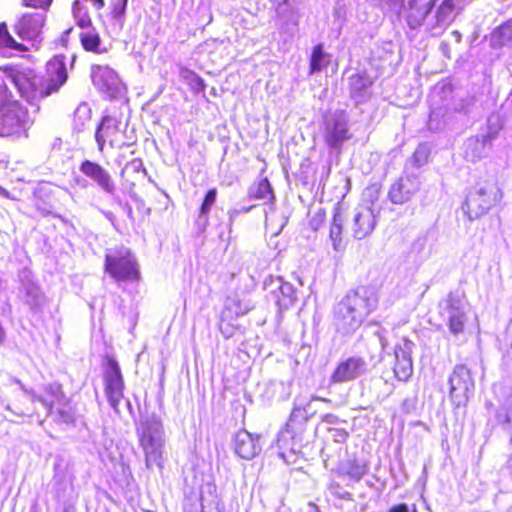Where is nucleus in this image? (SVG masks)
Returning <instances> with one entry per match:
<instances>
[{"mask_svg": "<svg viewBox=\"0 0 512 512\" xmlns=\"http://www.w3.org/2000/svg\"><path fill=\"white\" fill-rule=\"evenodd\" d=\"M6 79L11 80L22 98L34 102L58 92L68 79V71L64 61L54 57L46 64L45 75H39L31 67L17 64L2 65L0 88L9 89Z\"/></svg>", "mask_w": 512, "mask_h": 512, "instance_id": "f257e3e1", "label": "nucleus"}, {"mask_svg": "<svg viewBox=\"0 0 512 512\" xmlns=\"http://www.w3.org/2000/svg\"><path fill=\"white\" fill-rule=\"evenodd\" d=\"M103 269L117 283H139L141 280L137 258L123 244L106 250Z\"/></svg>", "mask_w": 512, "mask_h": 512, "instance_id": "f03ea898", "label": "nucleus"}, {"mask_svg": "<svg viewBox=\"0 0 512 512\" xmlns=\"http://www.w3.org/2000/svg\"><path fill=\"white\" fill-rule=\"evenodd\" d=\"M28 109L10 89L0 88V136L20 137L27 134Z\"/></svg>", "mask_w": 512, "mask_h": 512, "instance_id": "7ed1b4c3", "label": "nucleus"}, {"mask_svg": "<svg viewBox=\"0 0 512 512\" xmlns=\"http://www.w3.org/2000/svg\"><path fill=\"white\" fill-rule=\"evenodd\" d=\"M35 399L47 409L48 415L56 423L72 424L75 422L74 408L60 383L46 384Z\"/></svg>", "mask_w": 512, "mask_h": 512, "instance_id": "20e7f679", "label": "nucleus"}, {"mask_svg": "<svg viewBox=\"0 0 512 512\" xmlns=\"http://www.w3.org/2000/svg\"><path fill=\"white\" fill-rule=\"evenodd\" d=\"M139 445L143 449L147 468L163 466L162 425L159 420L146 419L136 429Z\"/></svg>", "mask_w": 512, "mask_h": 512, "instance_id": "39448f33", "label": "nucleus"}, {"mask_svg": "<svg viewBox=\"0 0 512 512\" xmlns=\"http://www.w3.org/2000/svg\"><path fill=\"white\" fill-rule=\"evenodd\" d=\"M503 198L502 190L497 185L486 182L483 186L471 189L462 204L463 213L471 221L484 216L499 205Z\"/></svg>", "mask_w": 512, "mask_h": 512, "instance_id": "423d86ee", "label": "nucleus"}, {"mask_svg": "<svg viewBox=\"0 0 512 512\" xmlns=\"http://www.w3.org/2000/svg\"><path fill=\"white\" fill-rule=\"evenodd\" d=\"M72 15L76 26L80 29L78 37L82 49L92 54L105 52V49L102 48L100 32L94 26L87 8L79 0H74L72 3Z\"/></svg>", "mask_w": 512, "mask_h": 512, "instance_id": "0eeeda50", "label": "nucleus"}, {"mask_svg": "<svg viewBox=\"0 0 512 512\" xmlns=\"http://www.w3.org/2000/svg\"><path fill=\"white\" fill-rule=\"evenodd\" d=\"M372 310V304L366 292L353 290L340 301L335 313L336 319L343 325H360L364 316Z\"/></svg>", "mask_w": 512, "mask_h": 512, "instance_id": "6e6552de", "label": "nucleus"}, {"mask_svg": "<svg viewBox=\"0 0 512 512\" xmlns=\"http://www.w3.org/2000/svg\"><path fill=\"white\" fill-rule=\"evenodd\" d=\"M104 392L110 406L118 410L124 398L125 382L118 361L109 355L102 358Z\"/></svg>", "mask_w": 512, "mask_h": 512, "instance_id": "1a4fd4ad", "label": "nucleus"}, {"mask_svg": "<svg viewBox=\"0 0 512 512\" xmlns=\"http://www.w3.org/2000/svg\"><path fill=\"white\" fill-rule=\"evenodd\" d=\"M46 23L45 13L26 12L16 19L13 30L20 39L29 42L32 48L39 49L44 40Z\"/></svg>", "mask_w": 512, "mask_h": 512, "instance_id": "9d476101", "label": "nucleus"}, {"mask_svg": "<svg viewBox=\"0 0 512 512\" xmlns=\"http://www.w3.org/2000/svg\"><path fill=\"white\" fill-rule=\"evenodd\" d=\"M420 189V176L405 167L402 174L389 186L387 198L394 205H404L411 201Z\"/></svg>", "mask_w": 512, "mask_h": 512, "instance_id": "9b49d317", "label": "nucleus"}, {"mask_svg": "<svg viewBox=\"0 0 512 512\" xmlns=\"http://www.w3.org/2000/svg\"><path fill=\"white\" fill-rule=\"evenodd\" d=\"M449 396L457 407L466 405L474 390L471 370L465 364H457L449 377Z\"/></svg>", "mask_w": 512, "mask_h": 512, "instance_id": "f8f14e48", "label": "nucleus"}, {"mask_svg": "<svg viewBox=\"0 0 512 512\" xmlns=\"http://www.w3.org/2000/svg\"><path fill=\"white\" fill-rule=\"evenodd\" d=\"M412 342L403 338L394 347V363L392 370L398 381L407 382L413 374Z\"/></svg>", "mask_w": 512, "mask_h": 512, "instance_id": "ddd939ff", "label": "nucleus"}, {"mask_svg": "<svg viewBox=\"0 0 512 512\" xmlns=\"http://www.w3.org/2000/svg\"><path fill=\"white\" fill-rule=\"evenodd\" d=\"M367 369L363 358L351 356L340 360L330 375V382L333 384L354 381Z\"/></svg>", "mask_w": 512, "mask_h": 512, "instance_id": "4468645a", "label": "nucleus"}, {"mask_svg": "<svg viewBox=\"0 0 512 512\" xmlns=\"http://www.w3.org/2000/svg\"><path fill=\"white\" fill-rule=\"evenodd\" d=\"M80 172L96 183L104 192L114 194L116 184L110 172L98 162L83 160L80 164Z\"/></svg>", "mask_w": 512, "mask_h": 512, "instance_id": "2eb2a0df", "label": "nucleus"}, {"mask_svg": "<svg viewBox=\"0 0 512 512\" xmlns=\"http://www.w3.org/2000/svg\"><path fill=\"white\" fill-rule=\"evenodd\" d=\"M436 0H408L405 19L411 29L422 26L434 8Z\"/></svg>", "mask_w": 512, "mask_h": 512, "instance_id": "dca6fc26", "label": "nucleus"}, {"mask_svg": "<svg viewBox=\"0 0 512 512\" xmlns=\"http://www.w3.org/2000/svg\"><path fill=\"white\" fill-rule=\"evenodd\" d=\"M119 132V122L110 115L103 116L95 131V140L97 142L98 151L100 153L104 151L106 139L109 140L111 147L118 143Z\"/></svg>", "mask_w": 512, "mask_h": 512, "instance_id": "f3484780", "label": "nucleus"}, {"mask_svg": "<svg viewBox=\"0 0 512 512\" xmlns=\"http://www.w3.org/2000/svg\"><path fill=\"white\" fill-rule=\"evenodd\" d=\"M234 451L242 459H253L261 451L258 436L246 430H239L234 439Z\"/></svg>", "mask_w": 512, "mask_h": 512, "instance_id": "a211bd4d", "label": "nucleus"}, {"mask_svg": "<svg viewBox=\"0 0 512 512\" xmlns=\"http://www.w3.org/2000/svg\"><path fill=\"white\" fill-rule=\"evenodd\" d=\"M375 228V217L371 210L364 209L358 211L351 226L352 234L355 239L361 240L372 233Z\"/></svg>", "mask_w": 512, "mask_h": 512, "instance_id": "6ab92c4d", "label": "nucleus"}, {"mask_svg": "<svg viewBox=\"0 0 512 512\" xmlns=\"http://www.w3.org/2000/svg\"><path fill=\"white\" fill-rule=\"evenodd\" d=\"M92 80L93 84L105 93L112 94L118 89V75L108 67H98L95 69Z\"/></svg>", "mask_w": 512, "mask_h": 512, "instance_id": "aec40b11", "label": "nucleus"}, {"mask_svg": "<svg viewBox=\"0 0 512 512\" xmlns=\"http://www.w3.org/2000/svg\"><path fill=\"white\" fill-rule=\"evenodd\" d=\"M351 137L352 134L349 131L347 122L344 120H335L325 135V142L328 146L335 148Z\"/></svg>", "mask_w": 512, "mask_h": 512, "instance_id": "412c9836", "label": "nucleus"}, {"mask_svg": "<svg viewBox=\"0 0 512 512\" xmlns=\"http://www.w3.org/2000/svg\"><path fill=\"white\" fill-rule=\"evenodd\" d=\"M447 307L450 311L447 326L453 335L463 334L465 332L466 313L455 305V301L451 298L447 299Z\"/></svg>", "mask_w": 512, "mask_h": 512, "instance_id": "4be33fe9", "label": "nucleus"}, {"mask_svg": "<svg viewBox=\"0 0 512 512\" xmlns=\"http://www.w3.org/2000/svg\"><path fill=\"white\" fill-rule=\"evenodd\" d=\"M248 198L250 200L260 201L262 203H272L275 199L274 191L267 178H262L248 189Z\"/></svg>", "mask_w": 512, "mask_h": 512, "instance_id": "5701e85b", "label": "nucleus"}, {"mask_svg": "<svg viewBox=\"0 0 512 512\" xmlns=\"http://www.w3.org/2000/svg\"><path fill=\"white\" fill-rule=\"evenodd\" d=\"M344 219L340 211L333 214L332 221L329 229V238L332 241V246L335 251H343L346 247V240L343 235Z\"/></svg>", "mask_w": 512, "mask_h": 512, "instance_id": "b1692460", "label": "nucleus"}, {"mask_svg": "<svg viewBox=\"0 0 512 512\" xmlns=\"http://www.w3.org/2000/svg\"><path fill=\"white\" fill-rule=\"evenodd\" d=\"M330 65V54L324 51V44L318 43L312 48L309 57V75H313L326 69Z\"/></svg>", "mask_w": 512, "mask_h": 512, "instance_id": "393cba45", "label": "nucleus"}, {"mask_svg": "<svg viewBox=\"0 0 512 512\" xmlns=\"http://www.w3.org/2000/svg\"><path fill=\"white\" fill-rule=\"evenodd\" d=\"M461 0H442L435 13L436 25L449 24L454 19L457 9L461 10Z\"/></svg>", "mask_w": 512, "mask_h": 512, "instance_id": "a878e982", "label": "nucleus"}, {"mask_svg": "<svg viewBox=\"0 0 512 512\" xmlns=\"http://www.w3.org/2000/svg\"><path fill=\"white\" fill-rule=\"evenodd\" d=\"M373 80L366 72H358L349 78V94L351 98H359L371 87Z\"/></svg>", "mask_w": 512, "mask_h": 512, "instance_id": "bb28decb", "label": "nucleus"}, {"mask_svg": "<svg viewBox=\"0 0 512 512\" xmlns=\"http://www.w3.org/2000/svg\"><path fill=\"white\" fill-rule=\"evenodd\" d=\"M179 75L181 80L190 88L193 93L199 94L205 91L206 83L204 79L195 71L187 67H180Z\"/></svg>", "mask_w": 512, "mask_h": 512, "instance_id": "cd10ccee", "label": "nucleus"}, {"mask_svg": "<svg viewBox=\"0 0 512 512\" xmlns=\"http://www.w3.org/2000/svg\"><path fill=\"white\" fill-rule=\"evenodd\" d=\"M0 48L12 49L19 52H27L29 48L15 40L8 30L6 22L0 23Z\"/></svg>", "mask_w": 512, "mask_h": 512, "instance_id": "c85d7f7f", "label": "nucleus"}, {"mask_svg": "<svg viewBox=\"0 0 512 512\" xmlns=\"http://www.w3.org/2000/svg\"><path fill=\"white\" fill-rule=\"evenodd\" d=\"M491 137L489 135H476L468 139L467 153L473 160L482 158V150L490 143Z\"/></svg>", "mask_w": 512, "mask_h": 512, "instance_id": "c756f323", "label": "nucleus"}, {"mask_svg": "<svg viewBox=\"0 0 512 512\" xmlns=\"http://www.w3.org/2000/svg\"><path fill=\"white\" fill-rule=\"evenodd\" d=\"M492 37L497 46H504L507 43L511 42L512 41V21L511 20L507 21V22L503 23L502 25H500L499 27H497L494 30Z\"/></svg>", "mask_w": 512, "mask_h": 512, "instance_id": "7c9ffc66", "label": "nucleus"}, {"mask_svg": "<svg viewBox=\"0 0 512 512\" xmlns=\"http://www.w3.org/2000/svg\"><path fill=\"white\" fill-rule=\"evenodd\" d=\"M430 150L425 144H420L413 151L409 158V163L412 167L420 168L429 162Z\"/></svg>", "mask_w": 512, "mask_h": 512, "instance_id": "2f4dec72", "label": "nucleus"}, {"mask_svg": "<svg viewBox=\"0 0 512 512\" xmlns=\"http://www.w3.org/2000/svg\"><path fill=\"white\" fill-rule=\"evenodd\" d=\"M216 197H217V189L216 188L209 189L204 195L202 203L199 207V216L204 218L205 223H207L208 214H209L212 206L216 202Z\"/></svg>", "mask_w": 512, "mask_h": 512, "instance_id": "473e14b6", "label": "nucleus"}, {"mask_svg": "<svg viewBox=\"0 0 512 512\" xmlns=\"http://www.w3.org/2000/svg\"><path fill=\"white\" fill-rule=\"evenodd\" d=\"M326 221V212L323 209L316 211L308 221V227L311 231L317 232L323 227Z\"/></svg>", "mask_w": 512, "mask_h": 512, "instance_id": "72a5a7b5", "label": "nucleus"}, {"mask_svg": "<svg viewBox=\"0 0 512 512\" xmlns=\"http://www.w3.org/2000/svg\"><path fill=\"white\" fill-rule=\"evenodd\" d=\"M21 5L26 8L41 9L47 11L53 3V0H20Z\"/></svg>", "mask_w": 512, "mask_h": 512, "instance_id": "f704fd0d", "label": "nucleus"}, {"mask_svg": "<svg viewBox=\"0 0 512 512\" xmlns=\"http://www.w3.org/2000/svg\"><path fill=\"white\" fill-rule=\"evenodd\" d=\"M127 0H110L111 14L114 18H122L125 15Z\"/></svg>", "mask_w": 512, "mask_h": 512, "instance_id": "c9c22d12", "label": "nucleus"}, {"mask_svg": "<svg viewBox=\"0 0 512 512\" xmlns=\"http://www.w3.org/2000/svg\"><path fill=\"white\" fill-rule=\"evenodd\" d=\"M131 167L135 172H143L146 173V169L143 165V161L140 158L131 159L125 167H123L120 171V176L123 178L126 170Z\"/></svg>", "mask_w": 512, "mask_h": 512, "instance_id": "e433bc0d", "label": "nucleus"}, {"mask_svg": "<svg viewBox=\"0 0 512 512\" xmlns=\"http://www.w3.org/2000/svg\"><path fill=\"white\" fill-rule=\"evenodd\" d=\"M365 473L364 466L359 465L355 461L349 462V469L346 470L345 474L356 480L360 479Z\"/></svg>", "mask_w": 512, "mask_h": 512, "instance_id": "4c0bfd02", "label": "nucleus"}, {"mask_svg": "<svg viewBox=\"0 0 512 512\" xmlns=\"http://www.w3.org/2000/svg\"><path fill=\"white\" fill-rule=\"evenodd\" d=\"M387 512H409V509L406 503H399L393 505Z\"/></svg>", "mask_w": 512, "mask_h": 512, "instance_id": "58836bf2", "label": "nucleus"}, {"mask_svg": "<svg viewBox=\"0 0 512 512\" xmlns=\"http://www.w3.org/2000/svg\"><path fill=\"white\" fill-rule=\"evenodd\" d=\"M336 497H337L338 499H341V500L353 501V496H352V494H351L350 492H348V491H344V492H342V493H338V494L336 495Z\"/></svg>", "mask_w": 512, "mask_h": 512, "instance_id": "ea45409f", "label": "nucleus"}, {"mask_svg": "<svg viewBox=\"0 0 512 512\" xmlns=\"http://www.w3.org/2000/svg\"><path fill=\"white\" fill-rule=\"evenodd\" d=\"M0 195L5 198H10V193L3 187L0 186Z\"/></svg>", "mask_w": 512, "mask_h": 512, "instance_id": "a19ab883", "label": "nucleus"}, {"mask_svg": "<svg viewBox=\"0 0 512 512\" xmlns=\"http://www.w3.org/2000/svg\"><path fill=\"white\" fill-rule=\"evenodd\" d=\"M335 418H336V417H335L334 415H332V414H327V415H325V416H324L323 420H324L325 422H331V421H333V419H335Z\"/></svg>", "mask_w": 512, "mask_h": 512, "instance_id": "79ce46f5", "label": "nucleus"}, {"mask_svg": "<svg viewBox=\"0 0 512 512\" xmlns=\"http://www.w3.org/2000/svg\"><path fill=\"white\" fill-rule=\"evenodd\" d=\"M315 399L318 400V401L324 402V403H331V400L327 399V398L316 397Z\"/></svg>", "mask_w": 512, "mask_h": 512, "instance_id": "37998d69", "label": "nucleus"}, {"mask_svg": "<svg viewBox=\"0 0 512 512\" xmlns=\"http://www.w3.org/2000/svg\"><path fill=\"white\" fill-rule=\"evenodd\" d=\"M72 29H73L72 27L68 28L67 30H65L64 34H65V35L70 34V33H71V31H72Z\"/></svg>", "mask_w": 512, "mask_h": 512, "instance_id": "c03bdc74", "label": "nucleus"}, {"mask_svg": "<svg viewBox=\"0 0 512 512\" xmlns=\"http://www.w3.org/2000/svg\"><path fill=\"white\" fill-rule=\"evenodd\" d=\"M289 3V0H282V4L287 5Z\"/></svg>", "mask_w": 512, "mask_h": 512, "instance_id": "a18cd8bd", "label": "nucleus"}, {"mask_svg": "<svg viewBox=\"0 0 512 512\" xmlns=\"http://www.w3.org/2000/svg\"><path fill=\"white\" fill-rule=\"evenodd\" d=\"M455 37H460L459 32H455Z\"/></svg>", "mask_w": 512, "mask_h": 512, "instance_id": "49530a36", "label": "nucleus"}, {"mask_svg": "<svg viewBox=\"0 0 512 512\" xmlns=\"http://www.w3.org/2000/svg\"><path fill=\"white\" fill-rule=\"evenodd\" d=\"M455 37H460L459 32H455Z\"/></svg>", "mask_w": 512, "mask_h": 512, "instance_id": "de8ad7c7", "label": "nucleus"}, {"mask_svg": "<svg viewBox=\"0 0 512 512\" xmlns=\"http://www.w3.org/2000/svg\"><path fill=\"white\" fill-rule=\"evenodd\" d=\"M252 207L245 208L244 211H249Z\"/></svg>", "mask_w": 512, "mask_h": 512, "instance_id": "09e8293b", "label": "nucleus"}]
</instances>
